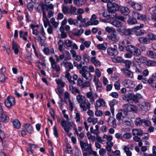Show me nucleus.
Returning a JSON list of instances; mask_svg holds the SVG:
<instances>
[{
    "mask_svg": "<svg viewBox=\"0 0 156 156\" xmlns=\"http://www.w3.org/2000/svg\"><path fill=\"white\" fill-rule=\"evenodd\" d=\"M127 51L134 55L138 56L141 55L140 50L133 45H128L126 47Z\"/></svg>",
    "mask_w": 156,
    "mask_h": 156,
    "instance_id": "f257e3e1",
    "label": "nucleus"
},
{
    "mask_svg": "<svg viewBox=\"0 0 156 156\" xmlns=\"http://www.w3.org/2000/svg\"><path fill=\"white\" fill-rule=\"evenodd\" d=\"M114 0H112V1L111 0L107 2H108L107 7L108 10H109V12H113L114 11H116V8H118L119 7V6L117 4L114 2H112Z\"/></svg>",
    "mask_w": 156,
    "mask_h": 156,
    "instance_id": "f03ea898",
    "label": "nucleus"
},
{
    "mask_svg": "<svg viewBox=\"0 0 156 156\" xmlns=\"http://www.w3.org/2000/svg\"><path fill=\"white\" fill-rule=\"evenodd\" d=\"M113 33L108 35V38L110 42L114 43L117 42L119 38L117 35V33L115 30H113Z\"/></svg>",
    "mask_w": 156,
    "mask_h": 156,
    "instance_id": "7ed1b4c3",
    "label": "nucleus"
},
{
    "mask_svg": "<svg viewBox=\"0 0 156 156\" xmlns=\"http://www.w3.org/2000/svg\"><path fill=\"white\" fill-rule=\"evenodd\" d=\"M144 27V25L141 24L140 26H137L133 28L135 29V34L137 36H143L145 33L146 31L144 30L140 29V28Z\"/></svg>",
    "mask_w": 156,
    "mask_h": 156,
    "instance_id": "20e7f679",
    "label": "nucleus"
},
{
    "mask_svg": "<svg viewBox=\"0 0 156 156\" xmlns=\"http://www.w3.org/2000/svg\"><path fill=\"white\" fill-rule=\"evenodd\" d=\"M80 144L83 151H92L91 144H88L87 143L84 142L82 140L80 141Z\"/></svg>",
    "mask_w": 156,
    "mask_h": 156,
    "instance_id": "39448f33",
    "label": "nucleus"
},
{
    "mask_svg": "<svg viewBox=\"0 0 156 156\" xmlns=\"http://www.w3.org/2000/svg\"><path fill=\"white\" fill-rule=\"evenodd\" d=\"M49 60L51 62V67L53 69H55L57 72L59 71L60 70V66L56 63L53 57L52 56L50 57L49 58Z\"/></svg>",
    "mask_w": 156,
    "mask_h": 156,
    "instance_id": "423d86ee",
    "label": "nucleus"
},
{
    "mask_svg": "<svg viewBox=\"0 0 156 156\" xmlns=\"http://www.w3.org/2000/svg\"><path fill=\"white\" fill-rule=\"evenodd\" d=\"M117 31L119 32L120 34L123 35H129L132 34V30L130 29H126L123 27L122 29L119 28Z\"/></svg>",
    "mask_w": 156,
    "mask_h": 156,
    "instance_id": "0eeeda50",
    "label": "nucleus"
},
{
    "mask_svg": "<svg viewBox=\"0 0 156 156\" xmlns=\"http://www.w3.org/2000/svg\"><path fill=\"white\" fill-rule=\"evenodd\" d=\"M128 3L130 6L136 10L141 11L143 9V5L141 4L132 2H129Z\"/></svg>",
    "mask_w": 156,
    "mask_h": 156,
    "instance_id": "6e6552de",
    "label": "nucleus"
},
{
    "mask_svg": "<svg viewBox=\"0 0 156 156\" xmlns=\"http://www.w3.org/2000/svg\"><path fill=\"white\" fill-rule=\"evenodd\" d=\"M139 107L141 110L147 112L150 109V105L147 102L144 101L139 105Z\"/></svg>",
    "mask_w": 156,
    "mask_h": 156,
    "instance_id": "1a4fd4ad",
    "label": "nucleus"
},
{
    "mask_svg": "<svg viewBox=\"0 0 156 156\" xmlns=\"http://www.w3.org/2000/svg\"><path fill=\"white\" fill-rule=\"evenodd\" d=\"M122 84L125 87L128 88H132L135 86L133 82L129 80H124Z\"/></svg>",
    "mask_w": 156,
    "mask_h": 156,
    "instance_id": "9d476101",
    "label": "nucleus"
},
{
    "mask_svg": "<svg viewBox=\"0 0 156 156\" xmlns=\"http://www.w3.org/2000/svg\"><path fill=\"white\" fill-rule=\"evenodd\" d=\"M70 52L72 55V57L75 60L78 61H80L82 59V57L79 55H77L76 51L73 49L70 50Z\"/></svg>",
    "mask_w": 156,
    "mask_h": 156,
    "instance_id": "9b49d317",
    "label": "nucleus"
},
{
    "mask_svg": "<svg viewBox=\"0 0 156 156\" xmlns=\"http://www.w3.org/2000/svg\"><path fill=\"white\" fill-rule=\"evenodd\" d=\"M121 71L124 73V75L130 78H133V73L128 69L125 68L121 69Z\"/></svg>",
    "mask_w": 156,
    "mask_h": 156,
    "instance_id": "f8f14e48",
    "label": "nucleus"
},
{
    "mask_svg": "<svg viewBox=\"0 0 156 156\" xmlns=\"http://www.w3.org/2000/svg\"><path fill=\"white\" fill-rule=\"evenodd\" d=\"M120 13L125 16L127 15L129 13V9L126 6H119L118 7Z\"/></svg>",
    "mask_w": 156,
    "mask_h": 156,
    "instance_id": "ddd939ff",
    "label": "nucleus"
},
{
    "mask_svg": "<svg viewBox=\"0 0 156 156\" xmlns=\"http://www.w3.org/2000/svg\"><path fill=\"white\" fill-rule=\"evenodd\" d=\"M117 101L115 99H113L109 103L110 107V109L112 115H114V106L117 103Z\"/></svg>",
    "mask_w": 156,
    "mask_h": 156,
    "instance_id": "4468645a",
    "label": "nucleus"
},
{
    "mask_svg": "<svg viewBox=\"0 0 156 156\" xmlns=\"http://www.w3.org/2000/svg\"><path fill=\"white\" fill-rule=\"evenodd\" d=\"M41 9L43 12V20L48 19L46 16V13L45 11V8H43V7L39 4L38 7L37 8L36 10L37 12H40Z\"/></svg>",
    "mask_w": 156,
    "mask_h": 156,
    "instance_id": "2eb2a0df",
    "label": "nucleus"
},
{
    "mask_svg": "<svg viewBox=\"0 0 156 156\" xmlns=\"http://www.w3.org/2000/svg\"><path fill=\"white\" fill-rule=\"evenodd\" d=\"M40 5L44 8H45V10L48 11L49 10H52L54 9V6L52 4H50L48 5L41 3L39 4Z\"/></svg>",
    "mask_w": 156,
    "mask_h": 156,
    "instance_id": "dca6fc26",
    "label": "nucleus"
},
{
    "mask_svg": "<svg viewBox=\"0 0 156 156\" xmlns=\"http://www.w3.org/2000/svg\"><path fill=\"white\" fill-rule=\"evenodd\" d=\"M12 48L14 51L15 54V55L17 54L19 51L18 44L13 40L12 41Z\"/></svg>",
    "mask_w": 156,
    "mask_h": 156,
    "instance_id": "f3484780",
    "label": "nucleus"
},
{
    "mask_svg": "<svg viewBox=\"0 0 156 156\" xmlns=\"http://www.w3.org/2000/svg\"><path fill=\"white\" fill-rule=\"evenodd\" d=\"M105 101L102 99L97 100L96 101V104L95 105L96 109H98V107H99L101 106L105 107Z\"/></svg>",
    "mask_w": 156,
    "mask_h": 156,
    "instance_id": "a211bd4d",
    "label": "nucleus"
},
{
    "mask_svg": "<svg viewBox=\"0 0 156 156\" xmlns=\"http://www.w3.org/2000/svg\"><path fill=\"white\" fill-rule=\"evenodd\" d=\"M83 77L87 80L91 81L92 80V75L88 71L81 74Z\"/></svg>",
    "mask_w": 156,
    "mask_h": 156,
    "instance_id": "6ab92c4d",
    "label": "nucleus"
},
{
    "mask_svg": "<svg viewBox=\"0 0 156 156\" xmlns=\"http://www.w3.org/2000/svg\"><path fill=\"white\" fill-rule=\"evenodd\" d=\"M111 23L114 26L122 29L123 27H122V23L120 21L117 20H114L110 21Z\"/></svg>",
    "mask_w": 156,
    "mask_h": 156,
    "instance_id": "aec40b11",
    "label": "nucleus"
},
{
    "mask_svg": "<svg viewBox=\"0 0 156 156\" xmlns=\"http://www.w3.org/2000/svg\"><path fill=\"white\" fill-rule=\"evenodd\" d=\"M132 135L134 136H141L143 134V131L140 129H133L132 130Z\"/></svg>",
    "mask_w": 156,
    "mask_h": 156,
    "instance_id": "412c9836",
    "label": "nucleus"
},
{
    "mask_svg": "<svg viewBox=\"0 0 156 156\" xmlns=\"http://www.w3.org/2000/svg\"><path fill=\"white\" fill-rule=\"evenodd\" d=\"M76 100L80 104L82 103H85L86 102L85 96L80 95V94L79 95L77 96Z\"/></svg>",
    "mask_w": 156,
    "mask_h": 156,
    "instance_id": "4be33fe9",
    "label": "nucleus"
},
{
    "mask_svg": "<svg viewBox=\"0 0 156 156\" xmlns=\"http://www.w3.org/2000/svg\"><path fill=\"white\" fill-rule=\"evenodd\" d=\"M147 55L151 58H156V52L151 51L148 50L146 52Z\"/></svg>",
    "mask_w": 156,
    "mask_h": 156,
    "instance_id": "5701e85b",
    "label": "nucleus"
},
{
    "mask_svg": "<svg viewBox=\"0 0 156 156\" xmlns=\"http://www.w3.org/2000/svg\"><path fill=\"white\" fill-rule=\"evenodd\" d=\"M84 32L82 29L78 30L76 28L74 29L73 30V34L75 36H78L82 34Z\"/></svg>",
    "mask_w": 156,
    "mask_h": 156,
    "instance_id": "b1692460",
    "label": "nucleus"
},
{
    "mask_svg": "<svg viewBox=\"0 0 156 156\" xmlns=\"http://www.w3.org/2000/svg\"><path fill=\"white\" fill-rule=\"evenodd\" d=\"M25 129L29 133H32L33 130L32 126L29 124H25L24 126Z\"/></svg>",
    "mask_w": 156,
    "mask_h": 156,
    "instance_id": "393cba45",
    "label": "nucleus"
},
{
    "mask_svg": "<svg viewBox=\"0 0 156 156\" xmlns=\"http://www.w3.org/2000/svg\"><path fill=\"white\" fill-rule=\"evenodd\" d=\"M91 62L97 66H100L101 64L100 61L96 58L95 57H93L91 58Z\"/></svg>",
    "mask_w": 156,
    "mask_h": 156,
    "instance_id": "a878e982",
    "label": "nucleus"
},
{
    "mask_svg": "<svg viewBox=\"0 0 156 156\" xmlns=\"http://www.w3.org/2000/svg\"><path fill=\"white\" fill-rule=\"evenodd\" d=\"M100 12H101V13H102V16L105 17H109V18L111 17V14L112 13V12H109L108 10V12L105 11L104 10H100Z\"/></svg>",
    "mask_w": 156,
    "mask_h": 156,
    "instance_id": "bb28decb",
    "label": "nucleus"
},
{
    "mask_svg": "<svg viewBox=\"0 0 156 156\" xmlns=\"http://www.w3.org/2000/svg\"><path fill=\"white\" fill-rule=\"evenodd\" d=\"M139 41L141 43L145 44H149L150 42V41L148 38L144 37L139 38Z\"/></svg>",
    "mask_w": 156,
    "mask_h": 156,
    "instance_id": "cd10ccee",
    "label": "nucleus"
},
{
    "mask_svg": "<svg viewBox=\"0 0 156 156\" xmlns=\"http://www.w3.org/2000/svg\"><path fill=\"white\" fill-rule=\"evenodd\" d=\"M107 51L108 54L111 55L116 56L118 54V51L115 49H108Z\"/></svg>",
    "mask_w": 156,
    "mask_h": 156,
    "instance_id": "c85d7f7f",
    "label": "nucleus"
},
{
    "mask_svg": "<svg viewBox=\"0 0 156 156\" xmlns=\"http://www.w3.org/2000/svg\"><path fill=\"white\" fill-rule=\"evenodd\" d=\"M12 124L14 127L16 129H19L21 126L20 122L17 119H15L12 121Z\"/></svg>",
    "mask_w": 156,
    "mask_h": 156,
    "instance_id": "c756f323",
    "label": "nucleus"
},
{
    "mask_svg": "<svg viewBox=\"0 0 156 156\" xmlns=\"http://www.w3.org/2000/svg\"><path fill=\"white\" fill-rule=\"evenodd\" d=\"M124 105L126 108L129 107L130 108V111L131 112H134L135 113H137L138 112V109L136 108L133 105L130 104L129 106L127 104H125Z\"/></svg>",
    "mask_w": 156,
    "mask_h": 156,
    "instance_id": "7c9ffc66",
    "label": "nucleus"
},
{
    "mask_svg": "<svg viewBox=\"0 0 156 156\" xmlns=\"http://www.w3.org/2000/svg\"><path fill=\"white\" fill-rule=\"evenodd\" d=\"M69 90L74 94H76L77 93L79 94L80 93V91L76 87H73L72 86H69Z\"/></svg>",
    "mask_w": 156,
    "mask_h": 156,
    "instance_id": "2f4dec72",
    "label": "nucleus"
},
{
    "mask_svg": "<svg viewBox=\"0 0 156 156\" xmlns=\"http://www.w3.org/2000/svg\"><path fill=\"white\" fill-rule=\"evenodd\" d=\"M97 48L98 49L105 50L107 48V44L106 43H104L101 44H98L97 45Z\"/></svg>",
    "mask_w": 156,
    "mask_h": 156,
    "instance_id": "473e14b6",
    "label": "nucleus"
},
{
    "mask_svg": "<svg viewBox=\"0 0 156 156\" xmlns=\"http://www.w3.org/2000/svg\"><path fill=\"white\" fill-rule=\"evenodd\" d=\"M64 67L66 69V71H69L73 68V65L70 62H68V63Z\"/></svg>",
    "mask_w": 156,
    "mask_h": 156,
    "instance_id": "72a5a7b5",
    "label": "nucleus"
},
{
    "mask_svg": "<svg viewBox=\"0 0 156 156\" xmlns=\"http://www.w3.org/2000/svg\"><path fill=\"white\" fill-rule=\"evenodd\" d=\"M130 120V119L126 117L122 118V123L126 126H130L131 125Z\"/></svg>",
    "mask_w": 156,
    "mask_h": 156,
    "instance_id": "f704fd0d",
    "label": "nucleus"
},
{
    "mask_svg": "<svg viewBox=\"0 0 156 156\" xmlns=\"http://www.w3.org/2000/svg\"><path fill=\"white\" fill-rule=\"evenodd\" d=\"M72 126V124L71 123L68 122L66 126L64 128L65 131L68 133L69 131V129L71 128Z\"/></svg>",
    "mask_w": 156,
    "mask_h": 156,
    "instance_id": "c9c22d12",
    "label": "nucleus"
},
{
    "mask_svg": "<svg viewBox=\"0 0 156 156\" xmlns=\"http://www.w3.org/2000/svg\"><path fill=\"white\" fill-rule=\"evenodd\" d=\"M56 83L61 87H65V83L62 82V80L59 79H56L55 80Z\"/></svg>",
    "mask_w": 156,
    "mask_h": 156,
    "instance_id": "e433bc0d",
    "label": "nucleus"
},
{
    "mask_svg": "<svg viewBox=\"0 0 156 156\" xmlns=\"http://www.w3.org/2000/svg\"><path fill=\"white\" fill-rule=\"evenodd\" d=\"M156 64V62L150 60H147L146 62V65L149 66H154Z\"/></svg>",
    "mask_w": 156,
    "mask_h": 156,
    "instance_id": "4c0bfd02",
    "label": "nucleus"
},
{
    "mask_svg": "<svg viewBox=\"0 0 156 156\" xmlns=\"http://www.w3.org/2000/svg\"><path fill=\"white\" fill-rule=\"evenodd\" d=\"M83 57L84 62L86 63L89 62L90 59V57L88 54L86 53H84L83 55Z\"/></svg>",
    "mask_w": 156,
    "mask_h": 156,
    "instance_id": "58836bf2",
    "label": "nucleus"
},
{
    "mask_svg": "<svg viewBox=\"0 0 156 156\" xmlns=\"http://www.w3.org/2000/svg\"><path fill=\"white\" fill-rule=\"evenodd\" d=\"M128 23L130 25L135 24L137 23L136 19L134 18H129L127 20Z\"/></svg>",
    "mask_w": 156,
    "mask_h": 156,
    "instance_id": "ea45409f",
    "label": "nucleus"
},
{
    "mask_svg": "<svg viewBox=\"0 0 156 156\" xmlns=\"http://www.w3.org/2000/svg\"><path fill=\"white\" fill-rule=\"evenodd\" d=\"M68 22L70 25H76L78 23L77 20H73L72 18H69L68 20Z\"/></svg>",
    "mask_w": 156,
    "mask_h": 156,
    "instance_id": "a19ab883",
    "label": "nucleus"
},
{
    "mask_svg": "<svg viewBox=\"0 0 156 156\" xmlns=\"http://www.w3.org/2000/svg\"><path fill=\"white\" fill-rule=\"evenodd\" d=\"M5 105L8 108H10V96H9L4 101Z\"/></svg>",
    "mask_w": 156,
    "mask_h": 156,
    "instance_id": "79ce46f5",
    "label": "nucleus"
},
{
    "mask_svg": "<svg viewBox=\"0 0 156 156\" xmlns=\"http://www.w3.org/2000/svg\"><path fill=\"white\" fill-rule=\"evenodd\" d=\"M148 39L149 40H156V35L152 33H150L147 35Z\"/></svg>",
    "mask_w": 156,
    "mask_h": 156,
    "instance_id": "37998d69",
    "label": "nucleus"
},
{
    "mask_svg": "<svg viewBox=\"0 0 156 156\" xmlns=\"http://www.w3.org/2000/svg\"><path fill=\"white\" fill-rule=\"evenodd\" d=\"M58 44H59L58 49L60 51H62L64 49L63 48V43L62 41L60 40L58 42Z\"/></svg>",
    "mask_w": 156,
    "mask_h": 156,
    "instance_id": "c03bdc74",
    "label": "nucleus"
},
{
    "mask_svg": "<svg viewBox=\"0 0 156 156\" xmlns=\"http://www.w3.org/2000/svg\"><path fill=\"white\" fill-rule=\"evenodd\" d=\"M143 119H141L139 118H136V125L137 126H140L143 123Z\"/></svg>",
    "mask_w": 156,
    "mask_h": 156,
    "instance_id": "a18cd8bd",
    "label": "nucleus"
},
{
    "mask_svg": "<svg viewBox=\"0 0 156 156\" xmlns=\"http://www.w3.org/2000/svg\"><path fill=\"white\" fill-rule=\"evenodd\" d=\"M70 7V12L72 14H74V12L76 11L77 9L75 7H73L72 5L69 6ZM75 15H76V13H75Z\"/></svg>",
    "mask_w": 156,
    "mask_h": 156,
    "instance_id": "49530a36",
    "label": "nucleus"
},
{
    "mask_svg": "<svg viewBox=\"0 0 156 156\" xmlns=\"http://www.w3.org/2000/svg\"><path fill=\"white\" fill-rule=\"evenodd\" d=\"M88 67L87 66H83L79 71V73L80 74L85 73L87 72L88 69Z\"/></svg>",
    "mask_w": 156,
    "mask_h": 156,
    "instance_id": "de8ad7c7",
    "label": "nucleus"
},
{
    "mask_svg": "<svg viewBox=\"0 0 156 156\" xmlns=\"http://www.w3.org/2000/svg\"><path fill=\"white\" fill-rule=\"evenodd\" d=\"M73 42L71 40H67L65 41V44L67 47H70L72 46Z\"/></svg>",
    "mask_w": 156,
    "mask_h": 156,
    "instance_id": "09e8293b",
    "label": "nucleus"
},
{
    "mask_svg": "<svg viewBox=\"0 0 156 156\" xmlns=\"http://www.w3.org/2000/svg\"><path fill=\"white\" fill-rule=\"evenodd\" d=\"M143 123L144 125L147 126H150L151 125V122L148 120H146L145 119H143Z\"/></svg>",
    "mask_w": 156,
    "mask_h": 156,
    "instance_id": "8fccbe9b",
    "label": "nucleus"
},
{
    "mask_svg": "<svg viewBox=\"0 0 156 156\" xmlns=\"http://www.w3.org/2000/svg\"><path fill=\"white\" fill-rule=\"evenodd\" d=\"M121 112H120L122 114V118H126V116L128 115V111L127 110L125 109H123V110H121Z\"/></svg>",
    "mask_w": 156,
    "mask_h": 156,
    "instance_id": "3c124183",
    "label": "nucleus"
},
{
    "mask_svg": "<svg viewBox=\"0 0 156 156\" xmlns=\"http://www.w3.org/2000/svg\"><path fill=\"white\" fill-rule=\"evenodd\" d=\"M69 10L68 7L66 6H63L62 7V11L65 14H67L68 13Z\"/></svg>",
    "mask_w": 156,
    "mask_h": 156,
    "instance_id": "603ef678",
    "label": "nucleus"
},
{
    "mask_svg": "<svg viewBox=\"0 0 156 156\" xmlns=\"http://www.w3.org/2000/svg\"><path fill=\"white\" fill-rule=\"evenodd\" d=\"M133 16L134 17L136 18L137 20H140V16L141 14L137 12H133Z\"/></svg>",
    "mask_w": 156,
    "mask_h": 156,
    "instance_id": "864d4df0",
    "label": "nucleus"
},
{
    "mask_svg": "<svg viewBox=\"0 0 156 156\" xmlns=\"http://www.w3.org/2000/svg\"><path fill=\"white\" fill-rule=\"evenodd\" d=\"M124 63L125 64L126 67L128 69L130 68L131 64V62L130 61L128 60H126L124 62Z\"/></svg>",
    "mask_w": 156,
    "mask_h": 156,
    "instance_id": "5fc2aeb1",
    "label": "nucleus"
},
{
    "mask_svg": "<svg viewBox=\"0 0 156 156\" xmlns=\"http://www.w3.org/2000/svg\"><path fill=\"white\" fill-rule=\"evenodd\" d=\"M34 5L32 2H30L27 5V7L29 10L31 11L33 10L34 8Z\"/></svg>",
    "mask_w": 156,
    "mask_h": 156,
    "instance_id": "6e6d98bb",
    "label": "nucleus"
},
{
    "mask_svg": "<svg viewBox=\"0 0 156 156\" xmlns=\"http://www.w3.org/2000/svg\"><path fill=\"white\" fill-rule=\"evenodd\" d=\"M134 69L135 72L138 74L141 73H142V71L137 66H134Z\"/></svg>",
    "mask_w": 156,
    "mask_h": 156,
    "instance_id": "4d7b16f0",
    "label": "nucleus"
},
{
    "mask_svg": "<svg viewBox=\"0 0 156 156\" xmlns=\"http://www.w3.org/2000/svg\"><path fill=\"white\" fill-rule=\"evenodd\" d=\"M76 115L75 117V119L77 122H80V114L78 113H76Z\"/></svg>",
    "mask_w": 156,
    "mask_h": 156,
    "instance_id": "13d9d810",
    "label": "nucleus"
},
{
    "mask_svg": "<svg viewBox=\"0 0 156 156\" xmlns=\"http://www.w3.org/2000/svg\"><path fill=\"white\" fill-rule=\"evenodd\" d=\"M5 78L6 77L3 74L0 73V81L2 82H5Z\"/></svg>",
    "mask_w": 156,
    "mask_h": 156,
    "instance_id": "bf43d9fd",
    "label": "nucleus"
},
{
    "mask_svg": "<svg viewBox=\"0 0 156 156\" xmlns=\"http://www.w3.org/2000/svg\"><path fill=\"white\" fill-rule=\"evenodd\" d=\"M15 103V98L13 97L10 96V107L14 105Z\"/></svg>",
    "mask_w": 156,
    "mask_h": 156,
    "instance_id": "052dcab7",
    "label": "nucleus"
},
{
    "mask_svg": "<svg viewBox=\"0 0 156 156\" xmlns=\"http://www.w3.org/2000/svg\"><path fill=\"white\" fill-rule=\"evenodd\" d=\"M43 20L44 22V26L45 28L47 27L48 25L49 26L50 25L48 19Z\"/></svg>",
    "mask_w": 156,
    "mask_h": 156,
    "instance_id": "680f3d73",
    "label": "nucleus"
},
{
    "mask_svg": "<svg viewBox=\"0 0 156 156\" xmlns=\"http://www.w3.org/2000/svg\"><path fill=\"white\" fill-rule=\"evenodd\" d=\"M114 86L116 89L119 90L120 89V83L119 82L117 81L116 82Z\"/></svg>",
    "mask_w": 156,
    "mask_h": 156,
    "instance_id": "e2e57ef3",
    "label": "nucleus"
},
{
    "mask_svg": "<svg viewBox=\"0 0 156 156\" xmlns=\"http://www.w3.org/2000/svg\"><path fill=\"white\" fill-rule=\"evenodd\" d=\"M68 71H66L65 72L66 75L65 77H66L67 79L68 80L72 79V77L70 75V73L68 72Z\"/></svg>",
    "mask_w": 156,
    "mask_h": 156,
    "instance_id": "0e129e2a",
    "label": "nucleus"
},
{
    "mask_svg": "<svg viewBox=\"0 0 156 156\" xmlns=\"http://www.w3.org/2000/svg\"><path fill=\"white\" fill-rule=\"evenodd\" d=\"M122 58L120 57H117L113 60L114 62L117 63H120L122 62Z\"/></svg>",
    "mask_w": 156,
    "mask_h": 156,
    "instance_id": "69168bd1",
    "label": "nucleus"
},
{
    "mask_svg": "<svg viewBox=\"0 0 156 156\" xmlns=\"http://www.w3.org/2000/svg\"><path fill=\"white\" fill-rule=\"evenodd\" d=\"M143 87V86L142 84H138L134 89V91L135 92L137 91L138 90L141 89Z\"/></svg>",
    "mask_w": 156,
    "mask_h": 156,
    "instance_id": "338daca9",
    "label": "nucleus"
},
{
    "mask_svg": "<svg viewBox=\"0 0 156 156\" xmlns=\"http://www.w3.org/2000/svg\"><path fill=\"white\" fill-rule=\"evenodd\" d=\"M64 99H67L68 101L71 100L69 93L68 92H65V93Z\"/></svg>",
    "mask_w": 156,
    "mask_h": 156,
    "instance_id": "774afa93",
    "label": "nucleus"
}]
</instances>
